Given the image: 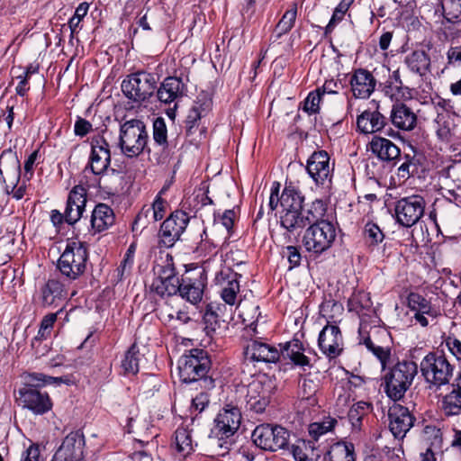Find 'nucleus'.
<instances>
[{
	"instance_id": "f257e3e1",
	"label": "nucleus",
	"mask_w": 461,
	"mask_h": 461,
	"mask_svg": "<svg viewBox=\"0 0 461 461\" xmlns=\"http://www.w3.org/2000/svg\"><path fill=\"white\" fill-rule=\"evenodd\" d=\"M303 196L293 183H286L280 196V206L285 212L281 216V225L286 229H304L307 230H335L337 222L332 213H327L324 203L316 200L307 216H302Z\"/></svg>"
},
{
	"instance_id": "f03ea898",
	"label": "nucleus",
	"mask_w": 461,
	"mask_h": 461,
	"mask_svg": "<svg viewBox=\"0 0 461 461\" xmlns=\"http://www.w3.org/2000/svg\"><path fill=\"white\" fill-rule=\"evenodd\" d=\"M241 420L239 408L227 405L214 420V426L206 442L208 452L212 456H224L233 445L231 438L238 430Z\"/></svg>"
},
{
	"instance_id": "7ed1b4c3",
	"label": "nucleus",
	"mask_w": 461,
	"mask_h": 461,
	"mask_svg": "<svg viewBox=\"0 0 461 461\" xmlns=\"http://www.w3.org/2000/svg\"><path fill=\"white\" fill-rule=\"evenodd\" d=\"M447 174L456 182V188L447 190L445 200L438 202L434 204L433 210L429 212L426 223V229H436L440 230L438 222L439 217L441 221H448L450 217L447 215V212H460L461 208V163L451 166L447 169Z\"/></svg>"
},
{
	"instance_id": "20e7f679",
	"label": "nucleus",
	"mask_w": 461,
	"mask_h": 461,
	"mask_svg": "<svg viewBox=\"0 0 461 461\" xmlns=\"http://www.w3.org/2000/svg\"><path fill=\"white\" fill-rule=\"evenodd\" d=\"M87 259L86 243L70 240L58 260L57 267L67 280H76L84 274Z\"/></svg>"
},
{
	"instance_id": "39448f33",
	"label": "nucleus",
	"mask_w": 461,
	"mask_h": 461,
	"mask_svg": "<svg viewBox=\"0 0 461 461\" xmlns=\"http://www.w3.org/2000/svg\"><path fill=\"white\" fill-rule=\"evenodd\" d=\"M148 140V131L141 120L131 119L121 124L119 145L125 156L135 158L140 155L147 146Z\"/></svg>"
},
{
	"instance_id": "423d86ee",
	"label": "nucleus",
	"mask_w": 461,
	"mask_h": 461,
	"mask_svg": "<svg viewBox=\"0 0 461 461\" xmlns=\"http://www.w3.org/2000/svg\"><path fill=\"white\" fill-rule=\"evenodd\" d=\"M417 374V366L411 361L397 363L384 376L385 392L394 400H400Z\"/></svg>"
},
{
	"instance_id": "0eeeda50",
	"label": "nucleus",
	"mask_w": 461,
	"mask_h": 461,
	"mask_svg": "<svg viewBox=\"0 0 461 461\" xmlns=\"http://www.w3.org/2000/svg\"><path fill=\"white\" fill-rule=\"evenodd\" d=\"M210 367L207 353L194 348L183 355L178 360V375L183 383L199 381L206 376Z\"/></svg>"
},
{
	"instance_id": "6e6552de",
	"label": "nucleus",
	"mask_w": 461,
	"mask_h": 461,
	"mask_svg": "<svg viewBox=\"0 0 461 461\" xmlns=\"http://www.w3.org/2000/svg\"><path fill=\"white\" fill-rule=\"evenodd\" d=\"M420 371L428 383L439 387L449 383L454 366L445 356L429 353L420 362Z\"/></svg>"
},
{
	"instance_id": "1a4fd4ad",
	"label": "nucleus",
	"mask_w": 461,
	"mask_h": 461,
	"mask_svg": "<svg viewBox=\"0 0 461 461\" xmlns=\"http://www.w3.org/2000/svg\"><path fill=\"white\" fill-rule=\"evenodd\" d=\"M275 388V381L265 374L254 378L248 385L246 395L248 409L256 413L263 412L269 403Z\"/></svg>"
},
{
	"instance_id": "9d476101",
	"label": "nucleus",
	"mask_w": 461,
	"mask_h": 461,
	"mask_svg": "<svg viewBox=\"0 0 461 461\" xmlns=\"http://www.w3.org/2000/svg\"><path fill=\"white\" fill-rule=\"evenodd\" d=\"M156 89L157 79L155 76L147 72L131 74L122 83V93L127 98L134 102L149 99Z\"/></svg>"
},
{
	"instance_id": "9b49d317",
	"label": "nucleus",
	"mask_w": 461,
	"mask_h": 461,
	"mask_svg": "<svg viewBox=\"0 0 461 461\" xmlns=\"http://www.w3.org/2000/svg\"><path fill=\"white\" fill-rule=\"evenodd\" d=\"M252 439L260 448L275 452L288 447L290 432L281 426L261 424L254 429Z\"/></svg>"
},
{
	"instance_id": "f8f14e48",
	"label": "nucleus",
	"mask_w": 461,
	"mask_h": 461,
	"mask_svg": "<svg viewBox=\"0 0 461 461\" xmlns=\"http://www.w3.org/2000/svg\"><path fill=\"white\" fill-rule=\"evenodd\" d=\"M357 128L363 134L384 133L388 137H396L398 133L392 129L388 123L387 118L379 111V107L374 104V107L364 110L357 117Z\"/></svg>"
},
{
	"instance_id": "ddd939ff",
	"label": "nucleus",
	"mask_w": 461,
	"mask_h": 461,
	"mask_svg": "<svg viewBox=\"0 0 461 461\" xmlns=\"http://www.w3.org/2000/svg\"><path fill=\"white\" fill-rule=\"evenodd\" d=\"M325 150L315 151L307 160L306 170L315 185L329 188L331 185L334 164Z\"/></svg>"
},
{
	"instance_id": "4468645a",
	"label": "nucleus",
	"mask_w": 461,
	"mask_h": 461,
	"mask_svg": "<svg viewBox=\"0 0 461 461\" xmlns=\"http://www.w3.org/2000/svg\"><path fill=\"white\" fill-rule=\"evenodd\" d=\"M91 154L89 163L84 169V176L87 173L95 176L102 175L107 170L111 162V153L108 142L102 136H95L91 140Z\"/></svg>"
},
{
	"instance_id": "2eb2a0df",
	"label": "nucleus",
	"mask_w": 461,
	"mask_h": 461,
	"mask_svg": "<svg viewBox=\"0 0 461 461\" xmlns=\"http://www.w3.org/2000/svg\"><path fill=\"white\" fill-rule=\"evenodd\" d=\"M425 201L420 195L402 198L396 203L395 212L398 222L409 228L414 225L423 215Z\"/></svg>"
},
{
	"instance_id": "dca6fc26",
	"label": "nucleus",
	"mask_w": 461,
	"mask_h": 461,
	"mask_svg": "<svg viewBox=\"0 0 461 461\" xmlns=\"http://www.w3.org/2000/svg\"><path fill=\"white\" fill-rule=\"evenodd\" d=\"M4 172L6 173L11 184L12 194L16 200H20L25 194L23 185L16 187L21 173L20 161L14 152L11 149L4 150L0 155V179L5 181Z\"/></svg>"
},
{
	"instance_id": "f3484780",
	"label": "nucleus",
	"mask_w": 461,
	"mask_h": 461,
	"mask_svg": "<svg viewBox=\"0 0 461 461\" xmlns=\"http://www.w3.org/2000/svg\"><path fill=\"white\" fill-rule=\"evenodd\" d=\"M85 438L80 431L70 432L63 439L51 461H84Z\"/></svg>"
},
{
	"instance_id": "a211bd4d",
	"label": "nucleus",
	"mask_w": 461,
	"mask_h": 461,
	"mask_svg": "<svg viewBox=\"0 0 461 461\" xmlns=\"http://www.w3.org/2000/svg\"><path fill=\"white\" fill-rule=\"evenodd\" d=\"M17 402L23 408L32 411L34 414L41 415L49 411L52 402L47 393L31 387H21L18 391Z\"/></svg>"
},
{
	"instance_id": "6ab92c4d",
	"label": "nucleus",
	"mask_w": 461,
	"mask_h": 461,
	"mask_svg": "<svg viewBox=\"0 0 461 461\" xmlns=\"http://www.w3.org/2000/svg\"><path fill=\"white\" fill-rule=\"evenodd\" d=\"M84 185L88 187L95 185L94 184H89L87 181L84 182V180L81 179L80 185H76L68 194L65 210V221L69 225L76 223L80 219L85 210L86 189L84 187Z\"/></svg>"
},
{
	"instance_id": "aec40b11",
	"label": "nucleus",
	"mask_w": 461,
	"mask_h": 461,
	"mask_svg": "<svg viewBox=\"0 0 461 461\" xmlns=\"http://www.w3.org/2000/svg\"><path fill=\"white\" fill-rule=\"evenodd\" d=\"M318 344L321 352L330 359L339 357L343 351V338L339 328L328 323L320 332Z\"/></svg>"
},
{
	"instance_id": "412c9836",
	"label": "nucleus",
	"mask_w": 461,
	"mask_h": 461,
	"mask_svg": "<svg viewBox=\"0 0 461 461\" xmlns=\"http://www.w3.org/2000/svg\"><path fill=\"white\" fill-rule=\"evenodd\" d=\"M389 429L396 438H402L413 425L408 408L394 402L388 411Z\"/></svg>"
},
{
	"instance_id": "4be33fe9",
	"label": "nucleus",
	"mask_w": 461,
	"mask_h": 461,
	"mask_svg": "<svg viewBox=\"0 0 461 461\" xmlns=\"http://www.w3.org/2000/svg\"><path fill=\"white\" fill-rule=\"evenodd\" d=\"M408 307L415 312L414 318L422 327L429 325L428 317L435 320L439 311L433 307L429 301L417 293H411L407 297Z\"/></svg>"
},
{
	"instance_id": "5701e85b",
	"label": "nucleus",
	"mask_w": 461,
	"mask_h": 461,
	"mask_svg": "<svg viewBox=\"0 0 461 461\" xmlns=\"http://www.w3.org/2000/svg\"><path fill=\"white\" fill-rule=\"evenodd\" d=\"M245 359L250 362L275 363L280 357V350L267 343L253 340L245 348Z\"/></svg>"
},
{
	"instance_id": "b1692460",
	"label": "nucleus",
	"mask_w": 461,
	"mask_h": 461,
	"mask_svg": "<svg viewBox=\"0 0 461 461\" xmlns=\"http://www.w3.org/2000/svg\"><path fill=\"white\" fill-rule=\"evenodd\" d=\"M376 81L366 69H356L350 78V86L353 95L357 98L366 99L375 91Z\"/></svg>"
},
{
	"instance_id": "393cba45",
	"label": "nucleus",
	"mask_w": 461,
	"mask_h": 461,
	"mask_svg": "<svg viewBox=\"0 0 461 461\" xmlns=\"http://www.w3.org/2000/svg\"><path fill=\"white\" fill-rule=\"evenodd\" d=\"M392 124L399 130L410 131L417 125V115L413 110L403 103H396L390 113Z\"/></svg>"
},
{
	"instance_id": "a878e982",
	"label": "nucleus",
	"mask_w": 461,
	"mask_h": 461,
	"mask_svg": "<svg viewBox=\"0 0 461 461\" xmlns=\"http://www.w3.org/2000/svg\"><path fill=\"white\" fill-rule=\"evenodd\" d=\"M186 86L182 79L176 77H168L164 79L157 89L158 99L164 104H171L185 95Z\"/></svg>"
},
{
	"instance_id": "bb28decb",
	"label": "nucleus",
	"mask_w": 461,
	"mask_h": 461,
	"mask_svg": "<svg viewBox=\"0 0 461 461\" xmlns=\"http://www.w3.org/2000/svg\"><path fill=\"white\" fill-rule=\"evenodd\" d=\"M369 149L380 160L395 161L401 155L400 149L390 140L375 135L369 142Z\"/></svg>"
},
{
	"instance_id": "cd10ccee",
	"label": "nucleus",
	"mask_w": 461,
	"mask_h": 461,
	"mask_svg": "<svg viewBox=\"0 0 461 461\" xmlns=\"http://www.w3.org/2000/svg\"><path fill=\"white\" fill-rule=\"evenodd\" d=\"M67 295V284L57 278L49 279L41 288V301L45 306L58 305Z\"/></svg>"
},
{
	"instance_id": "c85d7f7f",
	"label": "nucleus",
	"mask_w": 461,
	"mask_h": 461,
	"mask_svg": "<svg viewBox=\"0 0 461 461\" xmlns=\"http://www.w3.org/2000/svg\"><path fill=\"white\" fill-rule=\"evenodd\" d=\"M304 348L302 341L294 339L282 347L280 356L290 359L295 366L304 368L310 366V359L304 355Z\"/></svg>"
},
{
	"instance_id": "c756f323",
	"label": "nucleus",
	"mask_w": 461,
	"mask_h": 461,
	"mask_svg": "<svg viewBox=\"0 0 461 461\" xmlns=\"http://www.w3.org/2000/svg\"><path fill=\"white\" fill-rule=\"evenodd\" d=\"M336 232H305L303 244L307 250L321 253L330 247Z\"/></svg>"
},
{
	"instance_id": "7c9ffc66",
	"label": "nucleus",
	"mask_w": 461,
	"mask_h": 461,
	"mask_svg": "<svg viewBox=\"0 0 461 461\" xmlns=\"http://www.w3.org/2000/svg\"><path fill=\"white\" fill-rule=\"evenodd\" d=\"M114 221L113 210L104 203L97 204L93 212L91 223L95 230H104L111 227Z\"/></svg>"
},
{
	"instance_id": "2f4dec72",
	"label": "nucleus",
	"mask_w": 461,
	"mask_h": 461,
	"mask_svg": "<svg viewBox=\"0 0 461 461\" xmlns=\"http://www.w3.org/2000/svg\"><path fill=\"white\" fill-rule=\"evenodd\" d=\"M204 284L202 279L183 280L180 285L179 294L182 298L190 302L192 304H196L201 302L203 294Z\"/></svg>"
},
{
	"instance_id": "473e14b6",
	"label": "nucleus",
	"mask_w": 461,
	"mask_h": 461,
	"mask_svg": "<svg viewBox=\"0 0 461 461\" xmlns=\"http://www.w3.org/2000/svg\"><path fill=\"white\" fill-rule=\"evenodd\" d=\"M407 67L420 76L426 75L430 68V59L424 50H414L405 58Z\"/></svg>"
},
{
	"instance_id": "72a5a7b5",
	"label": "nucleus",
	"mask_w": 461,
	"mask_h": 461,
	"mask_svg": "<svg viewBox=\"0 0 461 461\" xmlns=\"http://www.w3.org/2000/svg\"><path fill=\"white\" fill-rule=\"evenodd\" d=\"M23 385L22 387H31L39 389L47 384H60L61 383L68 384V380L63 377H54L46 375L42 373H25L23 375Z\"/></svg>"
},
{
	"instance_id": "f704fd0d",
	"label": "nucleus",
	"mask_w": 461,
	"mask_h": 461,
	"mask_svg": "<svg viewBox=\"0 0 461 461\" xmlns=\"http://www.w3.org/2000/svg\"><path fill=\"white\" fill-rule=\"evenodd\" d=\"M156 277L154 279H161L164 281H176L179 279L176 273L173 257L170 254H166L165 257H160L159 260L153 267Z\"/></svg>"
},
{
	"instance_id": "c9c22d12",
	"label": "nucleus",
	"mask_w": 461,
	"mask_h": 461,
	"mask_svg": "<svg viewBox=\"0 0 461 461\" xmlns=\"http://www.w3.org/2000/svg\"><path fill=\"white\" fill-rule=\"evenodd\" d=\"M355 447L352 443L338 442L324 456V461H355Z\"/></svg>"
},
{
	"instance_id": "e433bc0d",
	"label": "nucleus",
	"mask_w": 461,
	"mask_h": 461,
	"mask_svg": "<svg viewBox=\"0 0 461 461\" xmlns=\"http://www.w3.org/2000/svg\"><path fill=\"white\" fill-rule=\"evenodd\" d=\"M292 454L296 461H316L320 453L312 440H300L292 446Z\"/></svg>"
},
{
	"instance_id": "4c0bfd02",
	"label": "nucleus",
	"mask_w": 461,
	"mask_h": 461,
	"mask_svg": "<svg viewBox=\"0 0 461 461\" xmlns=\"http://www.w3.org/2000/svg\"><path fill=\"white\" fill-rule=\"evenodd\" d=\"M189 221L190 217L185 212L176 210L163 221L160 230H185Z\"/></svg>"
},
{
	"instance_id": "58836bf2",
	"label": "nucleus",
	"mask_w": 461,
	"mask_h": 461,
	"mask_svg": "<svg viewBox=\"0 0 461 461\" xmlns=\"http://www.w3.org/2000/svg\"><path fill=\"white\" fill-rule=\"evenodd\" d=\"M141 355L136 344H132L125 352L122 360V368L125 374L135 375L139 372Z\"/></svg>"
},
{
	"instance_id": "ea45409f",
	"label": "nucleus",
	"mask_w": 461,
	"mask_h": 461,
	"mask_svg": "<svg viewBox=\"0 0 461 461\" xmlns=\"http://www.w3.org/2000/svg\"><path fill=\"white\" fill-rule=\"evenodd\" d=\"M175 446L182 456H186L194 451L191 433L185 428H178L175 432Z\"/></svg>"
},
{
	"instance_id": "a19ab883",
	"label": "nucleus",
	"mask_w": 461,
	"mask_h": 461,
	"mask_svg": "<svg viewBox=\"0 0 461 461\" xmlns=\"http://www.w3.org/2000/svg\"><path fill=\"white\" fill-rule=\"evenodd\" d=\"M420 167V158L415 156L405 155L404 161L397 169V176L402 180H407L419 173Z\"/></svg>"
},
{
	"instance_id": "79ce46f5",
	"label": "nucleus",
	"mask_w": 461,
	"mask_h": 461,
	"mask_svg": "<svg viewBox=\"0 0 461 461\" xmlns=\"http://www.w3.org/2000/svg\"><path fill=\"white\" fill-rule=\"evenodd\" d=\"M180 285L179 279H176L174 283L173 281L169 283L167 280L154 279L151 284V290L161 297L171 296L178 293Z\"/></svg>"
},
{
	"instance_id": "37998d69",
	"label": "nucleus",
	"mask_w": 461,
	"mask_h": 461,
	"mask_svg": "<svg viewBox=\"0 0 461 461\" xmlns=\"http://www.w3.org/2000/svg\"><path fill=\"white\" fill-rule=\"evenodd\" d=\"M359 343L364 344L377 357L381 363L382 369H384L391 357L390 348L375 345L369 336L361 339Z\"/></svg>"
},
{
	"instance_id": "c03bdc74",
	"label": "nucleus",
	"mask_w": 461,
	"mask_h": 461,
	"mask_svg": "<svg viewBox=\"0 0 461 461\" xmlns=\"http://www.w3.org/2000/svg\"><path fill=\"white\" fill-rule=\"evenodd\" d=\"M436 132L438 138L447 140L455 125L453 120L447 113H438L436 120Z\"/></svg>"
},
{
	"instance_id": "a18cd8bd",
	"label": "nucleus",
	"mask_w": 461,
	"mask_h": 461,
	"mask_svg": "<svg viewBox=\"0 0 461 461\" xmlns=\"http://www.w3.org/2000/svg\"><path fill=\"white\" fill-rule=\"evenodd\" d=\"M337 420L334 418L328 417L321 422H313L309 426V434L312 438V441L317 442L319 438L330 431L337 424Z\"/></svg>"
},
{
	"instance_id": "49530a36",
	"label": "nucleus",
	"mask_w": 461,
	"mask_h": 461,
	"mask_svg": "<svg viewBox=\"0 0 461 461\" xmlns=\"http://www.w3.org/2000/svg\"><path fill=\"white\" fill-rule=\"evenodd\" d=\"M443 14L449 23L461 22V0H443Z\"/></svg>"
},
{
	"instance_id": "de8ad7c7",
	"label": "nucleus",
	"mask_w": 461,
	"mask_h": 461,
	"mask_svg": "<svg viewBox=\"0 0 461 461\" xmlns=\"http://www.w3.org/2000/svg\"><path fill=\"white\" fill-rule=\"evenodd\" d=\"M297 16V7L294 5L291 9L287 10L276 27L278 36L287 33L294 27Z\"/></svg>"
},
{
	"instance_id": "09e8293b",
	"label": "nucleus",
	"mask_w": 461,
	"mask_h": 461,
	"mask_svg": "<svg viewBox=\"0 0 461 461\" xmlns=\"http://www.w3.org/2000/svg\"><path fill=\"white\" fill-rule=\"evenodd\" d=\"M369 407V403L366 402H358L349 409L348 419L354 429H360L363 416L367 412Z\"/></svg>"
},
{
	"instance_id": "8fccbe9b",
	"label": "nucleus",
	"mask_w": 461,
	"mask_h": 461,
	"mask_svg": "<svg viewBox=\"0 0 461 461\" xmlns=\"http://www.w3.org/2000/svg\"><path fill=\"white\" fill-rule=\"evenodd\" d=\"M160 314L164 321L168 323L176 321L178 322L179 324H185L190 321V317L188 316L185 311H183L181 309L175 310L168 306L162 309Z\"/></svg>"
},
{
	"instance_id": "3c124183",
	"label": "nucleus",
	"mask_w": 461,
	"mask_h": 461,
	"mask_svg": "<svg viewBox=\"0 0 461 461\" xmlns=\"http://www.w3.org/2000/svg\"><path fill=\"white\" fill-rule=\"evenodd\" d=\"M153 140L163 148L167 145V125L165 120L161 117H158L153 122Z\"/></svg>"
},
{
	"instance_id": "603ef678",
	"label": "nucleus",
	"mask_w": 461,
	"mask_h": 461,
	"mask_svg": "<svg viewBox=\"0 0 461 461\" xmlns=\"http://www.w3.org/2000/svg\"><path fill=\"white\" fill-rule=\"evenodd\" d=\"M353 0H342L338 6L335 8L333 14L328 23V25L325 28V33H330L333 31L336 24L342 21L346 12L348 11L350 4Z\"/></svg>"
},
{
	"instance_id": "864d4df0",
	"label": "nucleus",
	"mask_w": 461,
	"mask_h": 461,
	"mask_svg": "<svg viewBox=\"0 0 461 461\" xmlns=\"http://www.w3.org/2000/svg\"><path fill=\"white\" fill-rule=\"evenodd\" d=\"M240 292V284L236 279L227 283L221 290V296L225 303L233 306L236 303L237 294Z\"/></svg>"
},
{
	"instance_id": "5fc2aeb1",
	"label": "nucleus",
	"mask_w": 461,
	"mask_h": 461,
	"mask_svg": "<svg viewBox=\"0 0 461 461\" xmlns=\"http://www.w3.org/2000/svg\"><path fill=\"white\" fill-rule=\"evenodd\" d=\"M322 97L323 95L317 90L309 93L303 103V111L309 114L319 113Z\"/></svg>"
},
{
	"instance_id": "6e6d98bb",
	"label": "nucleus",
	"mask_w": 461,
	"mask_h": 461,
	"mask_svg": "<svg viewBox=\"0 0 461 461\" xmlns=\"http://www.w3.org/2000/svg\"><path fill=\"white\" fill-rule=\"evenodd\" d=\"M203 321L205 324L204 330L206 331V334L208 336H212L216 330L220 328L221 319L217 316L216 313H213L212 311H209V309L206 307V311L203 314Z\"/></svg>"
},
{
	"instance_id": "4d7b16f0",
	"label": "nucleus",
	"mask_w": 461,
	"mask_h": 461,
	"mask_svg": "<svg viewBox=\"0 0 461 461\" xmlns=\"http://www.w3.org/2000/svg\"><path fill=\"white\" fill-rule=\"evenodd\" d=\"M348 307L350 312L359 313L363 309L369 307V299L365 294L359 293L348 300Z\"/></svg>"
},
{
	"instance_id": "13d9d810",
	"label": "nucleus",
	"mask_w": 461,
	"mask_h": 461,
	"mask_svg": "<svg viewBox=\"0 0 461 461\" xmlns=\"http://www.w3.org/2000/svg\"><path fill=\"white\" fill-rule=\"evenodd\" d=\"M238 307L240 308V315L243 317L244 321H250L249 326H254L260 316L259 307L258 305L246 307L241 305L240 303Z\"/></svg>"
},
{
	"instance_id": "bf43d9fd",
	"label": "nucleus",
	"mask_w": 461,
	"mask_h": 461,
	"mask_svg": "<svg viewBox=\"0 0 461 461\" xmlns=\"http://www.w3.org/2000/svg\"><path fill=\"white\" fill-rule=\"evenodd\" d=\"M19 461H43L40 446L35 443H30L22 452Z\"/></svg>"
},
{
	"instance_id": "052dcab7",
	"label": "nucleus",
	"mask_w": 461,
	"mask_h": 461,
	"mask_svg": "<svg viewBox=\"0 0 461 461\" xmlns=\"http://www.w3.org/2000/svg\"><path fill=\"white\" fill-rule=\"evenodd\" d=\"M57 320V313H50L43 317L41 322V327L38 332V337L41 339L47 338Z\"/></svg>"
},
{
	"instance_id": "680f3d73",
	"label": "nucleus",
	"mask_w": 461,
	"mask_h": 461,
	"mask_svg": "<svg viewBox=\"0 0 461 461\" xmlns=\"http://www.w3.org/2000/svg\"><path fill=\"white\" fill-rule=\"evenodd\" d=\"M212 105V99L207 97L205 95H203L197 97L193 108L197 110V112L204 117L211 111Z\"/></svg>"
},
{
	"instance_id": "e2e57ef3",
	"label": "nucleus",
	"mask_w": 461,
	"mask_h": 461,
	"mask_svg": "<svg viewBox=\"0 0 461 461\" xmlns=\"http://www.w3.org/2000/svg\"><path fill=\"white\" fill-rule=\"evenodd\" d=\"M209 395L206 393H200L193 398L190 409L200 413L209 404Z\"/></svg>"
},
{
	"instance_id": "0e129e2a",
	"label": "nucleus",
	"mask_w": 461,
	"mask_h": 461,
	"mask_svg": "<svg viewBox=\"0 0 461 461\" xmlns=\"http://www.w3.org/2000/svg\"><path fill=\"white\" fill-rule=\"evenodd\" d=\"M166 207H167L166 200L161 198L159 195H157L152 203L153 217H154L155 221L161 220L164 217Z\"/></svg>"
},
{
	"instance_id": "69168bd1",
	"label": "nucleus",
	"mask_w": 461,
	"mask_h": 461,
	"mask_svg": "<svg viewBox=\"0 0 461 461\" xmlns=\"http://www.w3.org/2000/svg\"><path fill=\"white\" fill-rule=\"evenodd\" d=\"M179 237V232H161L158 237V245L160 247L171 248Z\"/></svg>"
},
{
	"instance_id": "338daca9",
	"label": "nucleus",
	"mask_w": 461,
	"mask_h": 461,
	"mask_svg": "<svg viewBox=\"0 0 461 461\" xmlns=\"http://www.w3.org/2000/svg\"><path fill=\"white\" fill-rule=\"evenodd\" d=\"M237 214L233 210H227L221 217V223L226 230H231L235 226Z\"/></svg>"
},
{
	"instance_id": "774afa93",
	"label": "nucleus",
	"mask_w": 461,
	"mask_h": 461,
	"mask_svg": "<svg viewBox=\"0 0 461 461\" xmlns=\"http://www.w3.org/2000/svg\"><path fill=\"white\" fill-rule=\"evenodd\" d=\"M91 130L92 124L88 121L83 118H78L76 121L74 126V131L76 135L83 137L86 135Z\"/></svg>"
}]
</instances>
